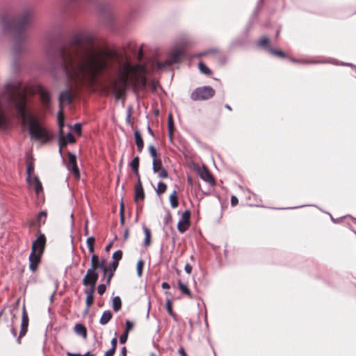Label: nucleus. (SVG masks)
<instances>
[{
	"instance_id": "57",
	"label": "nucleus",
	"mask_w": 356,
	"mask_h": 356,
	"mask_svg": "<svg viewBox=\"0 0 356 356\" xmlns=\"http://www.w3.org/2000/svg\"><path fill=\"white\" fill-rule=\"evenodd\" d=\"M129 229H125L124 232V235H123V238H124V240H127L129 237Z\"/></svg>"
},
{
	"instance_id": "62",
	"label": "nucleus",
	"mask_w": 356,
	"mask_h": 356,
	"mask_svg": "<svg viewBox=\"0 0 356 356\" xmlns=\"http://www.w3.org/2000/svg\"><path fill=\"white\" fill-rule=\"evenodd\" d=\"M122 353L125 356V354H126V348L125 347L122 348Z\"/></svg>"
},
{
	"instance_id": "1",
	"label": "nucleus",
	"mask_w": 356,
	"mask_h": 356,
	"mask_svg": "<svg viewBox=\"0 0 356 356\" xmlns=\"http://www.w3.org/2000/svg\"><path fill=\"white\" fill-rule=\"evenodd\" d=\"M117 63L119 56L111 49L78 45L65 51L61 67L70 89L60 95V111L72 108L74 88L92 86L100 76Z\"/></svg>"
},
{
	"instance_id": "53",
	"label": "nucleus",
	"mask_w": 356,
	"mask_h": 356,
	"mask_svg": "<svg viewBox=\"0 0 356 356\" xmlns=\"http://www.w3.org/2000/svg\"><path fill=\"white\" fill-rule=\"evenodd\" d=\"M238 199L236 196H232L231 204L232 206H236L238 204Z\"/></svg>"
},
{
	"instance_id": "13",
	"label": "nucleus",
	"mask_w": 356,
	"mask_h": 356,
	"mask_svg": "<svg viewBox=\"0 0 356 356\" xmlns=\"http://www.w3.org/2000/svg\"><path fill=\"white\" fill-rule=\"evenodd\" d=\"M135 195L134 199L136 202L138 200H143L145 198V193L142 183H136L135 185Z\"/></svg>"
},
{
	"instance_id": "5",
	"label": "nucleus",
	"mask_w": 356,
	"mask_h": 356,
	"mask_svg": "<svg viewBox=\"0 0 356 356\" xmlns=\"http://www.w3.org/2000/svg\"><path fill=\"white\" fill-rule=\"evenodd\" d=\"M46 244V238L44 234H40L39 236L33 242L31 252L29 255V268L31 271L36 270L38 264L40 262L41 257L44 252Z\"/></svg>"
},
{
	"instance_id": "60",
	"label": "nucleus",
	"mask_w": 356,
	"mask_h": 356,
	"mask_svg": "<svg viewBox=\"0 0 356 356\" xmlns=\"http://www.w3.org/2000/svg\"><path fill=\"white\" fill-rule=\"evenodd\" d=\"M179 353L181 355V356H186V354L185 353V351L184 350V349L181 348L179 350Z\"/></svg>"
},
{
	"instance_id": "14",
	"label": "nucleus",
	"mask_w": 356,
	"mask_h": 356,
	"mask_svg": "<svg viewBox=\"0 0 356 356\" xmlns=\"http://www.w3.org/2000/svg\"><path fill=\"white\" fill-rule=\"evenodd\" d=\"M134 139L137 146V149L139 152H141L144 147L143 140L139 131L136 130L134 131Z\"/></svg>"
},
{
	"instance_id": "27",
	"label": "nucleus",
	"mask_w": 356,
	"mask_h": 356,
	"mask_svg": "<svg viewBox=\"0 0 356 356\" xmlns=\"http://www.w3.org/2000/svg\"><path fill=\"white\" fill-rule=\"evenodd\" d=\"M162 168L163 166L161 159H154L152 162V169L154 172H159V170H160Z\"/></svg>"
},
{
	"instance_id": "28",
	"label": "nucleus",
	"mask_w": 356,
	"mask_h": 356,
	"mask_svg": "<svg viewBox=\"0 0 356 356\" xmlns=\"http://www.w3.org/2000/svg\"><path fill=\"white\" fill-rule=\"evenodd\" d=\"M198 67L200 71L206 74V75H211V70L202 62H200L198 64Z\"/></svg>"
},
{
	"instance_id": "7",
	"label": "nucleus",
	"mask_w": 356,
	"mask_h": 356,
	"mask_svg": "<svg viewBox=\"0 0 356 356\" xmlns=\"http://www.w3.org/2000/svg\"><path fill=\"white\" fill-rule=\"evenodd\" d=\"M215 95V90L210 86H203L196 88L191 95L193 100H205L208 99Z\"/></svg>"
},
{
	"instance_id": "12",
	"label": "nucleus",
	"mask_w": 356,
	"mask_h": 356,
	"mask_svg": "<svg viewBox=\"0 0 356 356\" xmlns=\"http://www.w3.org/2000/svg\"><path fill=\"white\" fill-rule=\"evenodd\" d=\"M67 168L69 170H72L75 177H79V169L76 165V156L72 154H69V159L67 163Z\"/></svg>"
},
{
	"instance_id": "20",
	"label": "nucleus",
	"mask_w": 356,
	"mask_h": 356,
	"mask_svg": "<svg viewBox=\"0 0 356 356\" xmlns=\"http://www.w3.org/2000/svg\"><path fill=\"white\" fill-rule=\"evenodd\" d=\"M74 332L79 334L82 336L83 338H86L87 332L86 327L81 324H76L74 326Z\"/></svg>"
},
{
	"instance_id": "42",
	"label": "nucleus",
	"mask_w": 356,
	"mask_h": 356,
	"mask_svg": "<svg viewBox=\"0 0 356 356\" xmlns=\"http://www.w3.org/2000/svg\"><path fill=\"white\" fill-rule=\"evenodd\" d=\"M133 327H134V323L129 321H127L124 332H127L129 334V332L133 329Z\"/></svg>"
},
{
	"instance_id": "4",
	"label": "nucleus",
	"mask_w": 356,
	"mask_h": 356,
	"mask_svg": "<svg viewBox=\"0 0 356 356\" xmlns=\"http://www.w3.org/2000/svg\"><path fill=\"white\" fill-rule=\"evenodd\" d=\"M5 104L14 107L19 111V81H15L6 86L0 99V109H3Z\"/></svg>"
},
{
	"instance_id": "6",
	"label": "nucleus",
	"mask_w": 356,
	"mask_h": 356,
	"mask_svg": "<svg viewBox=\"0 0 356 356\" xmlns=\"http://www.w3.org/2000/svg\"><path fill=\"white\" fill-rule=\"evenodd\" d=\"M64 113H58L57 121L59 126V134H58V144H59V152H61L63 147L65 146L67 143H75V138L72 133L69 132L65 136L63 131L64 126Z\"/></svg>"
},
{
	"instance_id": "64",
	"label": "nucleus",
	"mask_w": 356,
	"mask_h": 356,
	"mask_svg": "<svg viewBox=\"0 0 356 356\" xmlns=\"http://www.w3.org/2000/svg\"><path fill=\"white\" fill-rule=\"evenodd\" d=\"M111 247V243L108 244L106 247V250L108 251L110 248Z\"/></svg>"
},
{
	"instance_id": "17",
	"label": "nucleus",
	"mask_w": 356,
	"mask_h": 356,
	"mask_svg": "<svg viewBox=\"0 0 356 356\" xmlns=\"http://www.w3.org/2000/svg\"><path fill=\"white\" fill-rule=\"evenodd\" d=\"M29 186L33 187L38 194L42 190V184L37 177H31V184Z\"/></svg>"
},
{
	"instance_id": "43",
	"label": "nucleus",
	"mask_w": 356,
	"mask_h": 356,
	"mask_svg": "<svg viewBox=\"0 0 356 356\" xmlns=\"http://www.w3.org/2000/svg\"><path fill=\"white\" fill-rule=\"evenodd\" d=\"M106 289V284H99L97 286V293L99 295H102L104 293Z\"/></svg>"
},
{
	"instance_id": "46",
	"label": "nucleus",
	"mask_w": 356,
	"mask_h": 356,
	"mask_svg": "<svg viewBox=\"0 0 356 356\" xmlns=\"http://www.w3.org/2000/svg\"><path fill=\"white\" fill-rule=\"evenodd\" d=\"M128 338V333L124 332L120 337V343H124Z\"/></svg>"
},
{
	"instance_id": "23",
	"label": "nucleus",
	"mask_w": 356,
	"mask_h": 356,
	"mask_svg": "<svg viewBox=\"0 0 356 356\" xmlns=\"http://www.w3.org/2000/svg\"><path fill=\"white\" fill-rule=\"evenodd\" d=\"M33 170H34L33 164L31 162L29 163L27 165V168H26V173H27L26 180H27V182L29 184H31V177H32L31 174L33 172Z\"/></svg>"
},
{
	"instance_id": "29",
	"label": "nucleus",
	"mask_w": 356,
	"mask_h": 356,
	"mask_svg": "<svg viewBox=\"0 0 356 356\" xmlns=\"http://www.w3.org/2000/svg\"><path fill=\"white\" fill-rule=\"evenodd\" d=\"M95 239L92 236H90L86 240V244L88 248V250L90 253H93L95 248H94V244H95Z\"/></svg>"
},
{
	"instance_id": "16",
	"label": "nucleus",
	"mask_w": 356,
	"mask_h": 356,
	"mask_svg": "<svg viewBox=\"0 0 356 356\" xmlns=\"http://www.w3.org/2000/svg\"><path fill=\"white\" fill-rule=\"evenodd\" d=\"M111 318H112L111 312L110 310H106L103 312V314L100 318L99 323L102 325H104L110 321Z\"/></svg>"
},
{
	"instance_id": "38",
	"label": "nucleus",
	"mask_w": 356,
	"mask_h": 356,
	"mask_svg": "<svg viewBox=\"0 0 356 356\" xmlns=\"http://www.w3.org/2000/svg\"><path fill=\"white\" fill-rule=\"evenodd\" d=\"M149 154H150L151 156L152 157L153 160L157 159L156 150L153 145L149 146Z\"/></svg>"
},
{
	"instance_id": "2",
	"label": "nucleus",
	"mask_w": 356,
	"mask_h": 356,
	"mask_svg": "<svg viewBox=\"0 0 356 356\" xmlns=\"http://www.w3.org/2000/svg\"><path fill=\"white\" fill-rule=\"evenodd\" d=\"M145 69L129 61L119 63L116 76L111 80V87L117 99H120L131 88L142 89L146 84Z\"/></svg>"
},
{
	"instance_id": "41",
	"label": "nucleus",
	"mask_w": 356,
	"mask_h": 356,
	"mask_svg": "<svg viewBox=\"0 0 356 356\" xmlns=\"http://www.w3.org/2000/svg\"><path fill=\"white\" fill-rule=\"evenodd\" d=\"M156 173L158 174V177L159 178L162 179L166 178L168 176V172L163 168L159 170V172H156Z\"/></svg>"
},
{
	"instance_id": "30",
	"label": "nucleus",
	"mask_w": 356,
	"mask_h": 356,
	"mask_svg": "<svg viewBox=\"0 0 356 356\" xmlns=\"http://www.w3.org/2000/svg\"><path fill=\"white\" fill-rule=\"evenodd\" d=\"M130 166L133 171H137L139 167V157H135L131 162Z\"/></svg>"
},
{
	"instance_id": "35",
	"label": "nucleus",
	"mask_w": 356,
	"mask_h": 356,
	"mask_svg": "<svg viewBox=\"0 0 356 356\" xmlns=\"http://www.w3.org/2000/svg\"><path fill=\"white\" fill-rule=\"evenodd\" d=\"M292 62L297 63H301V64H315V63H320L319 61H314V60H298L295 59H291Z\"/></svg>"
},
{
	"instance_id": "37",
	"label": "nucleus",
	"mask_w": 356,
	"mask_h": 356,
	"mask_svg": "<svg viewBox=\"0 0 356 356\" xmlns=\"http://www.w3.org/2000/svg\"><path fill=\"white\" fill-rule=\"evenodd\" d=\"M270 52L275 56H280L282 58H285L286 56V54L283 51H280V50L270 49Z\"/></svg>"
},
{
	"instance_id": "25",
	"label": "nucleus",
	"mask_w": 356,
	"mask_h": 356,
	"mask_svg": "<svg viewBox=\"0 0 356 356\" xmlns=\"http://www.w3.org/2000/svg\"><path fill=\"white\" fill-rule=\"evenodd\" d=\"M170 202L172 208H176L178 206V201L177 197V192L174 191L170 195Z\"/></svg>"
},
{
	"instance_id": "50",
	"label": "nucleus",
	"mask_w": 356,
	"mask_h": 356,
	"mask_svg": "<svg viewBox=\"0 0 356 356\" xmlns=\"http://www.w3.org/2000/svg\"><path fill=\"white\" fill-rule=\"evenodd\" d=\"M218 52V51L217 49H211V50H209L206 52L202 53L201 54H200V56H206V55L212 54H214Z\"/></svg>"
},
{
	"instance_id": "21",
	"label": "nucleus",
	"mask_w": 356,
	"mask_h": 356,
	"mask_svg": "<svg viewBox=\"0 0 356 356\" xmlns=\"http://www.w3.org/2000/svg\"><path fill=\"white\" fill-rule=\"evenodd\" d=\"M106 260L105 259H102L100 261L99 260L97 264L96 265V269H101L103 271L104 276H106L108 273V266H106Z\"/></svg>"
},
{
	"instance_id": "22",
	"label": "nucleus",
	"mask_w": 356,
	"mask_h": 356,
	"mask_svg": "<svg viewBox=\"0 0 356 356\" xmlns=\"http://www.w3.org/2000/svg\"><path fill=\"white\" fill-rule=\"evenodd\" d=\"M122 307V301L119 296H115L113 299V308L115 312H118Z\"/></svg>"
},
{
	"instance_id": "56",
	"label": "nucleus",
	"mask_w": 356,
	"mask_h": 356,
	"mask_svg": "<svg viewBox=\"0 0 356 356\" xmlns=\"http://www.w3.org/2000/svg\"><path fill=\"white\" fill-rule=\"evenodd\" d=\"M84 232H85L86 235L88 234V220H86V223H85Z\"/></svg>"
},
{
	"instance_id": "49",
	"label": "nucleus",
	"mask_w": 356,
	"mask_h": 356,
	"mask_svg": "<svg viewBox=\"0 0 356 356\" xmlns=\"http://www.w3.org/2000/svg\"><path fill=\"white\" fill-rule=\"evenodd\" d=\"M6 124V117L3 113H0V127L4 126Z\"/></svg>"
},
{
	"instance_id": "8",
	"label": "nucleus",
	"mask_w": 356,
	"mask_h": 356,
	"mask_svg": "<svg viewBox=\"0 0 356 356\" xmlns=\"http://www.w3.org/2000/svg\"><path fill=\"white\" fill-rule=\"evenodd\" d=\"M98 277L99 275L96 270L93 268H90L88 269L86 275L83 279L82 283L85 286H90V288L95 289Z\"/></svg>"
},
{
	"instance_id": "59",
	"label": "nucleus",
	"mask_w": 356,
	"mask_h": 356,
	"mask_svg": "<svg viewBox=\"0 0 356 356\" xmlns=\"http://www.w3.org/2000/svg\"><path fill=\"white\" fill-rule=\"evenodd\" d=\"M67 356H81L80 354L78 353H67Z\"/></svg>"
},
{
	"instance_id": "47",
	"label": "nucleus",
	"mask_w": 356,
	"mask_h": 356,
	"mask_svg": "<svg viewBox=\"0 0 356 356\" xmlns=\"http://www.w3.org/2000/svg\"><path fill=\"white\" fill-rule=\"evenodd\" d=\"M166 309L168 310V312L173 317H175L174 313L172 312V305L170 301H168L166 303Z\"/></svg>"
},
{
	"instance_id": "44",
	"label": "nucleus",
	"mask_w": 356,
	"mask_h": 356,
	"mask_svg": "<svg viewBox=\"0 0 356 356\" xmlns=\"http://www.w3.org/2000/svg\"><path fill=\"white\" fill-rule=\"evenodd\" d=\"M46 217H47L46 212L41 211V212L39 213V214L38 216V219L39 221H42V223H44Z\"/></svg>"
},
{
	"instance_id": "58",
	"label": "nucleus",
	"mask_w": 356,
	"mask_h": 356,
	"mask_svg": "<svg viewBox=\"0 0 356 356\" xmlns=\"http://www.w3.org/2000/svg\"><path fill=\"white\" fill-rule=\"evenodd\" d=\"M161 286L164 289H170V284L167 282H163L161 284Z\"/></svg>"
},
{
	"instance_id": "32",
	"label": "nucleus",
	"mask_w": 356,
	"mask_h": 356,
	"mask_svg": "<svg viewBox=\"0 0 356 356\" xmlns=\"http://www.w3.org/2000/svg\"><path fill=\"white\" fill-rule=\"evenodd\" d=\"M143 266L144 261L143 260L140 259L137 262L136 270L137 274L139 277L142 275Z\"/></svg>"
},
{
	"instance_id": "34",
	"label": "nucleus",
	"mask_w": 356,
	"mask_h": 356,
	"mask_svg": "<svg viewBox=\"0 0 356 356\" xmlns=\"http://www.w3.org/2000/svg\"><path fill=\"white\" fill-rule=\"evenodd\" d=\"M115 272L111 270H108V273L106 276L104 275V277L106 278V283L107 286H109L111 284V280L114 275Z\"/></svg>"
},
{
	"instance_id": "39",
	"label": "nucleus",
	"mask_w": 356,
	"mask_h": 356,
	"mask_svg": "<svg viewBox=\"0 0 356 356\" xmlns=\"http://www.w3.org/2000/svg\"><path fill=\"white\" fill-rule=\"evenodd\" d=\"M118 263H119L118 261H113L108 266L107 270L115 272V270L118 266Z\"/></svg>"
},
{
	"instance_id": "18",
	"label": "nucleus",
	"mask_w": 356,
	"mask_h": 356,
	"mask_svg": "<svg viewBox=\"0 0 356 356\" xmlns=\"http://www.w3.org/2000/svg\"><path fill=\"white\" fill-rule=\"evenodd\" d=\"M95 289L92 288H89L88 289L85 290V293L86 294V302L89 308L93 302V293Z\"/></svg>"
},
{
	"instance_id": "61",
	"label": "nucleus",
	"mask_w": 356,
	"mask_h": 356,
	"mask_svg": "<svg viewBox=\"0 0 356 356\" xmlns=\"http://www.w3.org/2000/svg\"><path fill=\"white\" fill-rule=\"evenodd\" d=\"M130 119H131V113H129L127 116V120L130 122Z\"/></svg>"
},
{
	"instance_id": "48",
	"label": "nucleus",
	"mask_w": 356,
	"mask_h": 356,
	"mask_svg": "<svg viewBox=\"0 0 356 356\" xmlns=\"http://www.w3.org/2000/svg\"><path fill=\"white\" fill-rule=\"evenodd\" d=\"M171 214L169 211H168L164 217V222L165 225H168L171 220Z\"/></svg>"
},
{
	"instance_id": "11",
	"label": "nucleus",
	"mask_w": 356,
	"mask_h": 356,
	"mask_svg": "<svg viewBox=\"0 0 356 356\" xmlns=\"http://www.w3.org/2000/svg\"><path fill=\"white\" fill-rule=\"evenodd\" d=\"M198 173L201 179H202L204 181L209 183L210 185H214L213 178L205 167L203 166L202 168H200Z\"/></svg>"
},
{
	"instance_id": "51",
	"label": "nucleus",
	"mask_w": 356,
	"mask_h": 356,
	"mask_svg": "<svg viewBox=\"0 0 356 356\" xmlns=\"http://www.w3.org/2000/svg\"><path fill=\"white\" fill-rule=\"evenodd\" d=\"M115 352V349H113L111 348L109 350H108L105 354L104 356H113Z\"/></svg>"
},
{
	"instance_id": "19",
	"label": "nucleus",
	"mask_w": 356,
	"mask_h": 356,
	"mask_svg": "<svg viewBox=\"0 0 356 356\" xmlns=\"http://www.w3.org/2000/svg\"><path fill=\"white\" fill-rule=\"evenodd\" d=\"M178 287L182 293L186 295L189 298H192V295L190 289H188L187 284L181 282L180 280L178 281Z\"/></svg>"
},
{
	"instance_id": "45",
	"label": "nucleus",
	"mask_w": 356,
	"mask_h": 356,
	"mask_svg": "<svg viewBox=\"0 0 356 356\" xmlns=\"http://www.w3.org/2000/svg\"><path fill=\"white\" fill-rule=\"evenodd\" d=\"M74 129L76 132L79 136L81 134V124L79 123H76L74 125Z\"/></svg>"
},
{
	"instance_id": "9",
	"label": "nucleus",
	"mask_w": 356,
	"mask_h": 356,
	"mask_svg": "<svg viewBox=\"0 0 356 356\" xmlns=\"http://www.w3.org/2000/svg\"><path fill=\"white\" fill-rule=\"evenodd\" d=\"M190 216L191 213L188 210L182 213L181 218L177 224V229L179 232L184 233L188 229L190 225Z\"/></svg>"
},
{
	"instance_id": "63",
	"label": "nucleus",
	"mask_w": 356,
	"mask_h": 356,
	"mask_svg": "<svg viewBox=\"0 0 356 356\" xmlns=\"http://www.w3.org/2000/svg\"><path fill=\"white\" fill-rule=\"evenodd\" d=\"M83 356H95V355L90 354V353L88 352L86 354H84Z\"/></svg>"
},
{
	"instance_id": "26",
	"label": "nucleus",
	"mask_w": 356,
	"mask_h": 356,
	"mask_svg": "<svg viewBox=\"0 0 356 356\" xmlns=\"http://www.w3.org/2000/svg\"><path fill=\"white\" fill-rule=\"evenodd\" d=\"M167 189V185L163 182H159L156 188V193L158 195L164 193Z\"/></svg>"
},
{
	"instance_id": "15",
	"label": "nucleus",
	"mask_w": 356,
	"mask_h": 356,
	"mask_svg": "<svg viewBox=\"0 0 356 356\" xmlns=\"http://www.w3.org/2000/svg\"><path fill=\"white\" fill-rule=\"evenodd\" d=\"M28 325H29V318H28V316H26L25 309H24L22 321V329H21L20 334H19L20 337L24 335L25 333L26 332Z\"/></svg>"
},
{
	"instance_id": "31",
	"label": "nucleus",
	"mask_w": 356,
	"mask_h": 356,
	"mask_svg": "<svg viewBox=\"0 0 356 356\" xmlns=\"http://www.w3.org/2000/svg\"><path fill=\"white\" fill-rule=\"evenodd\" d=\"M168 129H169V134L171 136L172 134V129H173V119L172 113H170L168 118Z\"/></svg>"
},
{
	"instance_id": "33",
	"label": "nucleus",
	"mask_w": 356,
	"mask_h": 356,
	"mask_svg": "<svg viewBox=\"0 0 356 356\" xmlns=\"http://www.w3.org/2000/svg\"><path fill=\"white\" fill-rule=\"evenodd\" d=\"M122 257V252L121 250L115 251L112 256L113 261H120Z\"/></svg>"
},
{
	"instance_id": "40",
	"label": "nucleus",
	"mask_w": 356,
	"mask_h": 356,
	"mask_svg": "<svg viewBox=\"0 0 356 356\" xmlns=\"http://www.w3.org/2000/svg\"><path fill=\"white\" fill-rule=\"evenodd\" d=\"M269 44V39L267 37H262L259 41V45L266 47Z\"/></svg>"
},
{
	"instance_id": "36",
	"label": "nucleus",
	"mask_w": 356,
	"mask_h": 356,
	"mask_svg": "<svg viewBox=\"0 0 356 356\" xmlns=\"http://www.w3.org/2000/svg\"><path fill=\"white\" fill-rule=\"evenodd\" d=\"M99 257L96 254H92L91 257V267L96 270V265L97 264L99 261Z\"/></svg>"
},
{
	"instance_id": "10",
	"label": "nucleus",
	"mask_w": 356,
	"mask_h": 356,
	"mask_svg": "<svg viewBox=\"0 0 356 356\" xmlns=\"http://www.w3.org/2000/svg\"><path fill=\"white\" fill-rule=\"evenodd\" d=\"M181 54V51H180V50L175 51L172 54V55L170 56V58L165 63H160L158 64V66L159 67H163L168 66L173 63H177L178 61L179 58Z\"/></svg>"
},
{
	"instance_id": "3",
	"label": "nucleus",
	"mask_w": 356,
	"mask_h": 356,
	"mask_svg": "<svg viewBox=\"0 0 356 356\" xmlns=\"http://www.w3.org/2000/svg\"><path fill=\"white\" fill-rule=\"evenodd\" d=\"M17 119L28 129L31 139L42 144L48 143L52 134L47 127L44 116L38 113H18Z\"/></svg>"
},
{
	"instance_id": "55",
	"label": "nucleus",
	"mask_w": 356,
	"mask_h": 356,
	"mask_svg": "<svg viewBox=\"0 0 356 356\" xmlns=\"http://www.w3.org/2000/svg\"><path fill=\"white\" fill-rule=\"evenodd\" d=\"M134 172L137 178V183H142L140 181V177L138 170L137 171H134Z\"/></svg>"
},
{
	"instance_id": "24",
	"label": "nucleus",
	"mask_w": 356,
	"mask_h": 356,
	"mask_svg": "<svg viewBox=\"0 0 356 356\" xmlns=\"http://www.w3.org/2000/svg\"><path fill=\"white\" fill-rule=\"evenodd\" d=\"M143 231L145 233L144 245L148 247L151 243V233L149 229L145 227H143Z\"/></svg>"
},
{
	"instance_id": "52",
	"label": "nucleus",
	"mask_w": 356,
	"mask_h": 356,
	"mask_svg": "<svg viewBox=\"0 0 356 356\" xmlns=\"http://www.w3.org/2000/svg\"><path fill=\"white\" fill-rule=\"evenodd\" d=\"M184 270L188 274H191L192 272V266L189 264H186Z\"/></svg>"
},
{
	"instance_id": "54",
	"label": "nucleus",
	"mask_w": 356,
	"mask_h": 356,
	"mask_svg": "<svg viewBox=\"0 0 356 356\" xmlns=\"http://www.w3.org/2000/svg\"><path fill=\"white\" fill-rule=\"evenodd\" d=\"M116 346H117V339L115 337H114L111 340V348L116 350Z\"/></svg>"
}]
</instances>
